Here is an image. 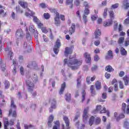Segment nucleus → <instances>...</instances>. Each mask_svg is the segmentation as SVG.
I'll return each instance as SVG.
<instances>
[{
	"label": "nucleus",
	"mask_w": 129,
	"mask_h": 129,
	"mask_svg": "<svg viewBox=\"0 0 129 129\" xmlns=\"http://www.w3.org/2000/svg\"><path fill=\"white\" fill-rule=\"evenodd\" d=\"M63 62L64 65L67 64L68 67H70L72 70H77L79 69V66L82 65L83 61L70 56L69 61H67V59H64Z\"/></svg>",
	"instance_id": "nucleus-1"
},
{
	"label": "nucleus",
	"mask_w": 129,
	"mask_h": 129,
	"mask_svg": "<svg viewBox=\"0 0 129 129\" xmlns=\"http://www.w3.org/2000/svg\"><path fill=\"white\" fill-rule=\"evenodd\" d=\"M11 108L9 110V116L12 115L13 117H16L17 116V112H16V108H17V106L15 104V101H14L13 98H11Z\"/></svg>",
	"instance_id": "nucleus-2"
},
{
	"label": "nucleus",
	"mask_w": 129,
	"mask_h": 129,
	"mask_svg": "<svg viewBox=\"0 0 129 129\" xmlns=\"http://www.w3.org/2000/svg\"><path fill=\"white\" fill-rule=\"evenodd\" d=\"M50 12L51 13H54L56 15L55 17L54 18L55 25L57 26H60V17L59 16V13H58L57 10L55 9H50Z\"/></svg>",
	"instance_id": "nucleus-3"
},
{
	"label": "nucleus",
	"mask_w": 129,
	"mask_h": 129,
	"mask_svg": "<svg viewBox=\"0 0 129 129\" xmlns=\"http://www.w3.org/2000/svg\"><path fill=\"white\" fill-rule=\"evenodd\" d=\"M26 85L28 86V91H33L34 87H35V84L34 82L32 81V78H29L27 80Z\"/></svg>",
	"instance_id": "nucleus-4"
},
{
	"label": "nucleus",
	"mask_w": 129,
	"mask_h": 129,
	"mask_svg": "<svg viewBox=\"0 0 129 129\" xmlns=\"http://www.w3.org/2000/svg\"><path fill=\"white\" fill-rule=\"evenodd\" d=\"M60 47H61V42L60 41V39H58L55 42L54 47L53 48V51L55 54H56V55L59 52V49Z\"/></svg>",
	"instance_id": "nucleus-5"
},
{
	"label": "nucleus",
	"mask_w": 129,
	"mask_h": 129,
	"mask_svg": "<svg viewBox=\"0 0 129 129\" xmlns=\"http://www.w3.org/2000/svg\"><path fill=\"white\" fill-rule=\"evenodd\" d=\"M3 120L5 129H9L8 126H9V124L10 125H14V120H11L9 122V119L8 118H4Z\"/></svg>",
	"instance_id": "nucleus-6"
},
{
	"label": "nucleus",
	"mask_w": 129,
	"mask_h": 129,
	"mask_svg": "<svg viewBox=\"0 0 129 129\" xmlns=\"http://www.w3.org/2000/svg\"><path fill=\"white\" fill-rule=\"evenodd\" d=\"M63 120L64 121V122L66 124V126L64 125V124H62L61 125V128L62 129H70V126H69L70 125V121H69V119L68 118L67 116H63Z\"/></svg>",
	"instance_id": "nucleus-7"
},
{
	"label": "nucleus",
	"mask_w": 129,
	"mask_h": 129,
	"mask_svg": "<svg viewBox=\"0 0 129 129\" xmlns=\"http://www.w3.org/2000/svg\"><path fill=\"white\" fill-rule=\"evenodd\" d=\"M24 33L21 29L17 30L16 33V37L18 40H21L24 38Z\"/></svg>",
	"instance_id": "nucleus-8"
},
{
	"label": "nucleus",
	"mask_w": 129,
	"mask_h": 129,
	"mask_svg": "<svg viewBox=\"0 0 129 129\" xmlns=\"http://www.w3.org/2000/svg\"><path fill=\"white\" fill-rule=\"evenodd\" d=\"M121 110L123 113L129 114V105L126 106V104H125V103H123L122 104Z\"/></svg>",
	"instance_id": "nucleus-9"
},
{
	"label": "nucleus",
	"mask_w": 129,
	"mask_h": 129,
	"mask_svg": "<svg viewBox=\"0 0 129 129\" xmlns=\"http://www.w3.org/2000/svg\"><path fill=\"white\" fill-rule=\"evenodd\" d=\"M88 109H89L88 107L84 109V113L83 115V119L84 121H86V120H87L89 117V116H88L87 114V112H88Z\"/></svg>",
	"instance_id": "nucleus-10"
},
{
	"label": "nucleus",
	"mask_w": 129,
	"mask_h": 129,
	"mask_svg": "<svg viewBox=\"0 0 129 129\" xmlns=\"http://www.w3.org/2000/svg\"><path fill=\"white\" fill-rule=\"evenodd\" d=\"M50 103H51V106L50 108H49V112H52L53 111V109H55L56 108V100L53 99L50 101Z\"/></svg>",
	"instance_id": "nucleus-11"
},
{
	"label": "nucleus",
	"mask_w": 129,
	"mask_h": 129,
	"mask_svg": "<svg viewBox=\"0 0 129 129\" xmlns=\"http://www.w3.org/2000/svg\"><path fill=\"white\" fill-rule=\"evenodd\" d=\"M84 57L86 58L85 61L86 63H90V61H91V57H90V54L88 52H85L84 54Z\"/></svg>",
	"instance_id": "nucleus-12"
},
{
	"label": "nucleus",
	"mask_w": 129,
	"mask_h": 129,
	"mask_svg": "<svg viewBox=\"0 0 129 129\" xmlns=\"http://www.w3.org/2000/svg\"><path fill=\"white\" fill-rule=\"evenodd\" d=\"M28 68H32L33 69H36L38 67L36 61L30 62L27 66Z\"/></svg>",
	"instance_id": "nucleus-13"
},
{
	"label": "nucleus",
	"mask_w": 129,
	"mask_h": 129,
	"mask_svg": "<svg viewBox=\"0 0 129 129\" xmlns=\"http://www.w3.org/2000/svg\"><path fill=\"white\" fill-rule=\"evenodd\" d=\"M6 54H8L9 57H10V60H12V56H13V52L10 47H7L5 49Z\"/></svg>",
	"instance_id": "nucleus-14"
},
{
	"label": "nucleus",
	"mask_w": 129,
	"mask_h": 129,
	"mask_svg": "<svg viewBox=\"0 0 129 129\" xmlns=\"http://www.w3.org/2000/svg\"><path fill=\"white\" fill-rule=\"evenodd\" d=\"M113 58V54L112 53V51L111 50H109L105 57V59H106V60H110V59H112Z\"/></svg>",
	"instance_id": "nucleus-15"
},
{
	"label": "nucleus",
	"mask_w": 129,
	"mask_h": 129,
	"mask_svg": "<svg viewBox=\"0 0 129 129\" xmlns=\"http://www.w3.org/2000/svg\"><path fill=\"white\" fill-rule=\"evenodd\" d=\"M53 119H54V116L51 115L49 116V118L48 119V121L47 122V124L49 127H52V122H53Z\"/></svg>",
	"instance_id": "nucleus-16"
},
{
	"label": "nucleus",
	"mask_w": 129,
	"mask_h": 129,
	"mask_svg": "<svg viewBox=\"0 0 129 129\" xmlns=\"http://www.w3.org/2000/svg\"><path fill=\"white\" fill-rule=\"evenodd\" d=\"M69 54H72V49L68 47H67L64 51V56L67 57Z\"/></svg>",
	"instance_id": "nucleus-17"
},
{
	"label": "nucleus",
	"mask_w": 129,
	"mask_h": 129,
	"mask_svg": "<svg viewBox=\"0 0 129 129\" xmlns=\"http://www.w3.org/2000/svg\"><path fill=\"white\" fill-rule=\"evenodd\" d=\"M65 87H66V83L64 82L61 85V88L59 92L60 95H61V94H63V93L64 92V90H65Z\"/></svg>",
	"instance_id": "nucleus-18"
},
{
	"label": "nucleus",
	"mask_w": 129,
	"mask_h": 129,
	"mask_svg": "<svg viewBox=\"0 0 129 129\" xmlns=\"http://www.w3.org/2000/svg\"><path fill=\"white\" fill-rule=\"evenodd\" d=\"M95 34V38L98 39V38L99 39V37H100L101 35V32L99 29H96L94 32Z\"/></svg>",
	"instance_id": "nucleus-19"
},
{
	"label": "nucleus",
	"mask_w": 129,
	"mask_h": 129,
	"mask_svg": "<svg viewBox=\"0 0 129 129\" xmlns=\"http://www.w3.org/2000/svg\"><path fill=\"white\" fill-rule=\"evenodd\" d=\"M117 82V80H115V79H113L112 82H111V84L112 85H113V84H114V90L115 91H117L118 89V87L117 86V84L116 83Z\"/></svg>",
	"instance_id": "nucleus-20"
},
{
	"label": "nucleus",
	"mask_w": 129,
	"mask_h": 129,
	"mask_svg": "<svg viewBox=\"0 0 129 129\" xmlns=\"http://www.w3.org/2000/svg\"><path fill=\"white\" fill-rule=\"evenodd\" d=\"M69 32L70 33V35H72L74 32H75V24L73 23L71 27L69 29Z\"/></svg>",
	"instance_id": "nucleus-21"
},
{
	"label": "nucleus",
	"mask_w": 129,
	"mask_h": 129,
	"mask_svg": "<svg viewBox=\"0 0 129 129\" xmlns=\"http://www.w3.org/2000/svg\"><path fill=\"white\" fill-rule=\"evenodd\" d=\"M112 25V20H109L108 22H104L103 26L104 27H109Z\"/></svg>",
	"instance_id": "nucleus-22"
},
{
	"label": "nucleus",
	"mask_w": 129,
	"mask_h": 129,
	"mask_svg": "<svg viewBox=\"0 0 129 129\" xmlns=\"http://www.w3.org/2000/svg\"><path fill=\"white\" fill-rule=\"evenodd\" d=\"M100 113H107V116H109V111L106 110L105 107H103L101 109V111H100Z\"/></svg>",
	"instance_id": "nucleus-23"
},
{
	"label": "nucleus",
	"mask_w": 129,
	"mask_h": 129,
	"mask_svg": "<svg viewBox=\"0 0 129 129\" xmlns=\"http://www.w3.org/2000/svg\"><path fill=\"white\" fill-rule=\"evenodd\" d=\"M24 49L27 50V52H31V50L32 49V47H31V46H29V45L28 46L27 42H24Z\"/></svg>",
	"instance_id": "nucleus-24"
},
{
	"label": "nucleus",
	"mask_w": 129,
	"mask_h": 129,
	"mask_svg": "<svg viewBox=\"0 0 129 129\" xmlns=\"http://www.w3.org/2000/svg\"><path fill=\"white\" fill-rule=\"evenodd\" d=\"M122 5L125 7V10H127L129 8V3L128 0H124L122 2Z\"/></svg>",
	"instance_id": "nucleus-25"
},
{
	"label": "nucleus",
	"mask_w": 129,
	"mask_h": 129,
	"mask_svg": "<svg viewBox=\"0 0 129 129\" xmlns=\"http://www.w3.org/2000/svg\"><path fill=\"white\" fill-rule=\"evenodd\" d=\"M54 124L52 127V129H59L60 128V122L59 121H56L54 122Z\"/></svg>",
	"instance_id": "nucleus-26"
},
{
	"label": "nucleus",
	"mask_w": 129,
	"mask_h": 129,
	"mask_svg": "<svg viewBox=\"0 0 129 129\" xmlns=\"http://www.w3.org/2000/svg\"><path fill=\"white\" fill-rule=\"evenodd\" d=\"M19 4L24 9H25V8H28V4L27 3V2L19 1Z\"/></svg>",
	"instance_id": "nucleus-27"
},
{
	"label": "nucleus",
	"mask_w": 129,
	"mask_h": 129,
	"mask_svg": "<svg viewBox=\"0 0 129 129\" xmlns=\"http://www.w3.org/2000/svg\"><path fill=\"white\" fill-rule=\"evenodd\" d=\"M95 87L97 90H99L101 89V83L97 81L95 83Z\"/></svg>",
	"instance_id": "nucleus-28"
},
{
	"label": "nucleus",
	"mask_w": 129,
	"mask_h": 129,
	"mask_svg": "<svg viewBox=\"0 0 129 129\" xmlns=\"http://www.w3.org/2000/svg\"><path fill=\"white\" fill-rule=\"evenodd\" d=\"M105 71L107 72H113L114 69H112V67L111 66H107L105 68Z\"/></svg>",
	"instance_id": "nucleus-29"
},
{
	"label": "nucleus",
	"mask_w": 129,
	"mask_h": 129,
	"mask_svg": "<svg viewBox=\"0 0 129 129\" xmlns=\"http://www.w3.org/2000/svg\"><path fill=\"white\" fill-rule=\"evenodd\" d=\"M123 80L124 81V85H126V86L128 85L129 78L128 77H127V76H125L123 78Z\"/></svg>",
	"instance_id": "nucleus-30"
},
{
	"label": "nucleus",
	"mask_w": 129,
	"mask_h": 129,
	"mask_svg": "<svg viewBox=\"0 0 129 129\" xmlns=\"http://www.w3.org/2000/svg\"><path fill=\"white\" fill-rule=\"evenodd\" d=\"M64 98L67 101H70L71 100V94L68 93L66 94Z\"/></svg>",
	"instance_id": "nucleus-31"
},
{
	"label": "nucleus",
	"mask_w": 129,
	"mask_h": 129,
	"mask_svg": "<svg viewBox=\"0 0 129 129\" xmlns=\"http://www.w3.org/2000/svg\"><path fill=\"white\" fill-rule=\"evenodd\" d=\"M109 16L110 17V19L112 21L114 19V13L111 9L109 11Z\"/></svg>",
	"instance_id": "nucleus-32"
},
{
	"label": "nucleus",
	"mask_w": 129,
	"mask_h": 129,
	"mask_svg": "<svg viewBox=\"0 0 129 129\" xmlns=\"http://www.w3.org/2000/svg\"><path fill=\"white\" fill-rule=\"evenodd\" d=\"M31 80H33V82L36 83V82H37V81H38V76H37V75H36L35 74H33L32 75V78H31Z\"/></svg>",
	"instance_id": "nucleus-33"
},
{
	"label": "nucleus",
	"mask_w": 129,
	"mask_h": 129,
	"mask_svg": "<svg viewBox=\"0 0 129 129\" xmlns=\"http://www.w3.org/2000/svg\"><path fill=\"white\" fill-rule=\"evenodd\" d=\"M12 67L13 68L12 69V73L14 75H16V73H17V67L15 66V64H12Z\"/></svg>",
	"instance_id": "nucleus-34"
},
{
	"label": "nucleus",
	"mask_w": 129,
	"mask_h": 129,
	"mask_svg": "<svg viewBox=\"0 0 129 129\" xmlns=\"http://www.w3.org/2000/svg\"><path fill=\"white\" fill-rule=\"evenodd\" d=\"M93 122H94V117L93 116H92L90 117L89 121V123L91 125V126L93 124Z\"/></svg>",
	"instance_id": "nucleus-35"
},
{
	"label": "nucleus",
	"mask_w": 129,
	"mask_h": 129,
	"mask_svg": "<svg viewBox=\"0 0 129 129\" xmlns=\"http://www.w3.org/2000/svg\"><path fill=\"white\" fill-rule=\"evenodd\" d=\"M90 89L92 95L93 96L95 95V92L94 91V86H93V85L91 86Z\"/></svg>",
	"instance_id": "nucleus-36"
},
{
	"label": "nucleus",
	"mask_w": 129,
	"mask_h": 129,
	"mask_svg": "<svg viewBox=\"0 0 129 129\" xmlns=\"http://www.w3.org/2000/svg\"><path fill=\"white\" fill-rule=\"evenodd\" d=\"M2 40H3V36H0V52L2 51V50L4 47V45L3 44V42H2Z\"/></svg>",
	"instance_id": "nucleus-37"
},
{
	"label": "nucleus",
	"mask_w": 129,
	"mask_h": 129,
	"mask_svg": "<svg viewBox=\"0 0 129 129\" xmlns=\"http://www.w3.org/2000/svg\"><path fill=\"white\" fill-rule=\"evenodd\" d=\"M4 84L5 85V89H8V88L10 87V82L8 81L7 80L5 81Z\"/></svg>",
	"instance_id": "nucleus-38"
},
{
	"label": "nucleus",
	"mask_w": 129,
	"mask_h": 129,
	"mask_svg": "<svg viewBox=\"0 0 129 129\" xmlns=\"http://www.w3.org/2000/svg\"><path fill=\"white\" fill-rule=\"evenodd\" d=\"M6 13H5V10L1 9L0 10V16L4 18L6 16Z\"/></svg>",
	"instance_id": "nucleus-39"
},
{
	"label": "nucleus",
	"mask_w": 129,
	"mask_h": 129,
	"mask_svg": "<svg viewBox=\"0 0 129 129\" xmlns=\"http://www.w3.org/2000/svg\"><path fill=\"white\" fill-rule=\"evenodd\" d=\"M0 64L1 65V68L2 71H5L6 70V64L3 63V61H0Z\"/></svg>",
	"instance_id": "nucleus-40"
},
{
	"label": "nucleus",
	"mask_w": 129,
	"mask_h": 129,
	"mask_svg": "<svg viewBox=\"0 0 129 129\" xmlns=\"http://www.w3.org/2000/svg\"><path fill=\"white\" fill-rule=\"evenodd\" d=\"M81 86V77H79L77 79V87H80Z\"/></svg>",
	"instance_id": "nucleus-41"
},
{
	"label": "nucleus",
	"mask_w": 129,
	"mask_h": 129,
	"mask_svg": "<svg viewBox=\"0 0 129 129\" xmlns=\"http://www.w3.org/2000/svg\"><path fill=\"white\" fill-rule=\"evenodd\" d=\"M120 52H121V54L122 55V56H124V55H126V51H125V49H124L123 48H121Z\"/></svg>",
	"instance_id": "nucleus-42"
},
{
	"label": "nucleus",
	"mask_w": 129,
	"mask_h": 129,
	"mask_svg": "<svg viewBox=\"0 0 129 129\" xmlns=\"http://www.w3.org/2000/svg\"><path fill=\"white\" fill-rule=\"evenodd\" d=\"M83 6L85 7V9H89V8H90V6H89V4H88L87 2H84Z\"/></svg>",
	"instance_id": "nucleus-43"
},
{
	"label": "nucleus",
	"mask_w": 129,
	"mask_h": 129,
	"mask_svg": "<svg viewBox=\"0 0 129 129\" xmlns=\"http://www.w3.org/2000/svg\"><path fill=\"white\" fill-rule=\"evenodd\" d=\"M29 31L31 33H34V32H36V31H35V28L34 27V26L31 25L29 27Z\"/></svg>",
	"instance_id": "nucleus-44"
},
{
	"label": "nucleus",
	"mask_w": 129,
	"mask_h": 129,
	"mask_svg": "<svg viewBox=\"0 0 129 129\" xmlns=\"http://www.w3.org/2000/svg\"><path fill=\"white\" fill-rule=\"evenodd\" d=\"M123 41H124V37H120L118 41V44H122Z\"/></svg>",
	"instance_id": "nucleus-45"
},
{
	"label": "nucleus",
	"mask_w": 129,
	"mask_h": 129,
	"mask_svg": "<svg viewBox=\"0 0 129 129\" xmlns=\"http://www.w3.org/2000/svg\"><path fill=\"white\" fill-rule=\"evenodd\" d=\"M118 6H119V5L118 3L112 5V6L111 7V10H112V9H117V8H118Z\"/></svg>",
	"instance_id": "nucleus-46"
},
{
	"label": "nucleus",
	"mask_w": 129,
	"mask_h": 129,
	"mask_svg": "<svg viewBox=\"0 0 129 129\" xmlns=\"http://www.w3.org/2000/svg\"><path fill=\"white\" fill-rule=\"evenodd\" d=\"M85 91H83L82 93V102L85 100Z\"/></svg>",
	"instance_id": "nucleus-47"
},
{
	"label": "nucleus",
	"mask_w": 129,
	"mask_h": 129,
	"mask_svg": "<svg viewBox=\"0 0 129 129\" xmlns=\"http://www.w3.org/2000/svg\"><path fill=\"white\" fill-rule=\"evenodd\" d=\"M24 127L25 129H28V128H31L32 127H34V126H33V125L32 124H30V125L25 124Z\"/></svg>",
	"instance_id": "nucleus-48"
},
{
	"label": "nucleus",
	"mask_w": 129,
	"mask_h": 129,
	"mask_svg": "<svg viewBox=\"0 0 129 129\" xmlns=\"http://www.w3.org/2000/svg\"><path fill=\"white\" fill-rule=\"evenodd\" d=\"M41 31L43 33H44L45 34H47V33H48V30H47V28L46 27H42L41 29Z\"/></svg>",
	"instance_id": "nucleus-49"
},
{
	"label": "nucleus",
	"mask_w": 129,
	"mask_h": 129,
	"mask_svg": "<svg viewBox=\"0 0 129 129\" xmlns=\"http://www.w3.org/2000/svg\"><path fill=\"white\" fill-rule=\"evenodd\" d=\"M119 88H120V89H123V88H124V86L123 85V83H122V82L120 81L119 82Z\"/></svg>",
	"instance_id": "nucleus-50"
},
{
	"label": "nucleus",
	"mask_w": 129,
	"mask_h": 129,
	"mask_svg": "<svg viewBox=\"0 0 129 129\" xmlns=\"http://www.w3.org/2000/svg\"><path fill=\"white\" fill-rule=\"evenodd\" d=\"M107 16V8H105L104 10L103 17L104 18H106Z\"/></svg>",
	"instance_id": "nucleus-51"
},
{
	"label": "nucleus",
	"mask_w": 129,
	"mask_h": 129,
	"mask_svg": "<svg viewBox=\"0 0 129 129\" xmlns=\"http://www.w3.org/2000/svg\"><path fill=\"white\" fill-rule=\"evenodd\" d=\"M34 15H35V13L33 12H31V13H29L28 12L25 13V16L26 17H29V16H31L32 17V16H34Z\"/></svg>",
	"instance_id": "nucleus-52"
},
{
	"label": "nucleus",
	"mask_w": 129,
	"mask_h": 129,
	"mask_svg": "<svg viewBox=\"0 0 129 129\" xmlns=\"http://www.w3.org/2000/svg\"><path fill=\"white\" fill-rule=\"evenodd\" d=\"M124 127H125V128H129V123L127 121H125L124 122Z\"/></svg>",
	"instance_id": "nucleus-53"
},
{
	"label": "nucleus",
	"mask_w": 129,
	"mask_h": 129,
	"mask_svg": "<svg viewBox=\"0 0 129 129\" xmlns=\"http://www.w3.org/2000/svg\"><path fill=\"white\" fill-rule=\"evenodd\" d=\"M44 17L46 19L48 20L50 19V15L48 13H44Z\"/></svg>",
	"instance_id": "nucleus-54"
},
{
	"label": "nucleus",
	"mask_w": 129,
	"mask_h": 129,
	"mask_svg": "<svg viewBox=\"0 0 129 129\" xmlns=\"http://www.w3.org/2000/svg\"><path fill=\"white\" fill-rule=\"evenodd\" d=\"M84 13L85 15H89L90 11L89 8H85Z\"/></svg>",
	"instance_id": "nucleus-55"
},
{
	"label": "nucleus",
	"mask_w": 129,
	"mask_h": 129,
	"mask_svg": "<svg viewBox=\"0 0 129 129\" xmlns=\"http://www.w3.org/2000/svg\"><path fill=\"white\" fill-rule=\"evenodd\" d=\"M101 119L100 118L97 117L95 120L96 124H99L100 123Z\"/></svg>",
	"instance_id": "nucleus-56"
},
{
	"label": "nucleus",
	"mask_w": 129,
	"mask_h": 129,
	"mask_svg": "<svg viewBox=\"0 0 129 129\" xmlns=\"http://www.w3.org/2000/svg\"><path fill=\"white\" fill-rule=\"evenodd\" d=\"M39 7H40V8H42V9H45V8H47V6H46V4L45 3H41L39 5Z\"/></svg>",
	"instance_id": "nucleus-57"
},
{
	"label": "nucleus",
	"mask_w": 129,
	"mask_h": 129,
	"mask_svg": "<svg viewBox=\"0 0 129 129\" xmlns=\"http://www.w3.org/2000/svg\"><path fill=\"white\" fill-rule=\"evenodd\" d=\"M117 26H118V24L117 23V22H116V21H115L113 24L114 30H116V29L117 28Z\"/></svg>",
	"instance_id": "nucleus-58"
},
{
	"label": "nucleus",
	"mask_w": 129,
	"mask_h": 129,
	"mask_svg": "<svg viewBox=\"0 0 129 129\" xmlns=\"http://www.w3.org/2000/svg\"><path fill=\"white\" fill-rule=\"evenodd\" d=\"M33 21L35 23H36V24H38L39 22V19L36 16H33Z\"/></svg>",
	"instance_id": "nucleus-59"
},
{
	"label": "nucleus",
	"mask_w": 129,
	"mask_h": 129,
	"mask_svg": "<svg viewBox=\"0 0 129 129\" xmlns=\"http://www.w3.org/2000/svg\"><path fill=\"white\" fill-rule=\"evenodd\" d=\"M73 3V0H67L66 4V5H71Z\"/></svg>",
	"instance_id": "nucleus-60"
},
{
	"label": "nucleus",
	"mask_w": 129,
	"mask_h": 129,
	"mask_svg": "<svg viewBox=\"0 0 129 129\" xmlns=\"http://www.w3.org/2000/svg\"><path fill=\"white\" fill-rule=\"evenodd\" d=\"M124 44H125V47H127V46H128V45H129V37H128L127 38V39L125 41V43Z\"/></svg>",
	"instance_id": "nucleus-61"
},
{
	"label": "nucleus",
	"mask_w": 129,
	"mask_h": 129,
	"mask_svg": "<svg viewBox=\"0 0 129 129\" xmlns=\"http://www.w3.org/2000/svg\"><path fill=\"white\" fill-rule=\"evenodd\" d=\"M119 77H123L124 76V72L120 71L119 73Z\"/></svg>",
	"instance_id": "nucleus-62"
},
{
	"label": "nucleus",
	"mask_w": 129,
	"mask_h": 129,
	"mask_svg": "<svg viewBox=\"0 0 129 129\" xmlns=\"http://www.w3.org/2000/svg\"><path fill=\"white\" fill-rule=\"evenodd\" d=\"M20 73L21 75H24V74H25V73L24 72V68L23 67H21L20 68Z\"/></svg>",
	"instance_id": "nucleus-63"
},
{
	"label": "nucleus",
	"mask_w": 129,
	"mask_h": 129,
	"mask_svg": "<svg viewBox=\"0 0 129 129\" xmlns=\"http://www.w3.org/2000/svg\"><path fill=\"white\" fill-rule=\"evenodd\" d=\"M124 23L125 24V25H127L129 24V17H128L124 20Z\"/></svg>",
	"instance_id": "nucleus-64"
}]
</instances>
